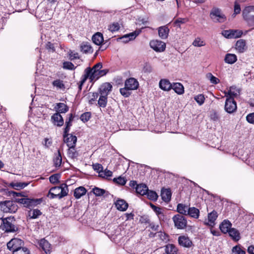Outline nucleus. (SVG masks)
Listing matches in <instances>:
<instances>
[{"instance_id": "1", "label": "nucleus", "mask_w": 254, "mask_h": 254, "mask_svg": "<svg viewBox=\"0 0 254 254\" xmlns=\"http://www.w3.org/2000/svg\"><path fill=\"white\" fill-rule=\"evenodd\" d=\"M68 189L67 186L65 184L60 186L52 188L48 194L47 196L51 199L58 198L61 199L67 195Z\"/></svg>"}, {"instance_id": "2", "label": "nucleus", "mask_w": 254, "mask_h": 254, "mask_svg": "<svg viewBox=\"0 0 254 254\" xmlns=\"http://www.w3.org/2000/svg\"><path fill=\"white\" fill-rule=\"evenodd\" d=\"M2 224L0 227L2 230L7 233L15 232L18 228L15 226V220L13 217H8L2 219Z\"/></svg>"}, {"instance_id": "3", "label": "nucleus", "mask_w": 254, "mask_h": 254, "mask_svg": "<svg viewBox=\"0 0 254 254\" xmlns=\"http://www.w3.org/2000/svg\"><path fill=\"white\" fill-rule=\"evenodd\" d=\"M42 198H29L27 197H22L20 198H16L15 201L23 205L25 207L30 208L35 207L42 202Z\"/></svg>"}, {"instance_id": "4", "label": "nucleus", "mask_w": 254, "mask_h": 254, "mask_svg": "<svg viewBox=\"0 0 254 254\" xmlns=\"http://www.w3.org/2000/svg\"><path fill=\"white\" fill-rule=\"evenodd\" d=\"M242 16L249 25L254 26V6H246L242 11Z\"/></svg>"}, {"instance_id": "5", "label": "nucleus", "mask_w": 254, "mask_h": 254, "mask_svg": "<svg viewBox=\"0 0 254 254\" xmlns=\"http://www.w3.org/2000/svg\"><path fill=\"white\" fill-rule=\"evenodd\" d=\"M17 209L16 203L11 200L0 202V209L4 213H15Z\"/></svg>"}, {"instance_id": "6", "label": "nucleus", "mask_w": 254, "mask_h": 254, "mask_svg": "<svg viewBox=\"0 0 254 254\" xmlns=\"http://www.w3.org/2000/svg\"><path fill=\"white\" fill-rule=\"evenodd\" d=\"M210 17L214 22L223 23L226 20V17L220 9L213 7L210 12Z\"/></svg>"}, {"instance_id": "7", "label": "nucleus", "mask_w": 254, "mask_h": 254, "mask_svg": "<svg viewBox=\"0 0 254 254\" xmlns=\"http://www.w3.org/2000/svg\"><path fill=\"white\" fill-rule=\"evenodd\" d=\"M172 220L175 227L178 229H184L187 227V219L181 214L174 215L172 218Z\"/></svg>"}, {"instance_id": "8", "label": "nucleus", "mask_w": 254, "mask_h": 254, "mask_svg": "<svg viewBox=\"0 0 254 254\" xmlns=\"http://www.w3.org/2000/svg\"><path fill=\"white\" fill-rule=\"evenodd\" d=\"M237 104L234 99L227 98L225 104V110L228 113L231 114L237 110Z\"/></svg>"}, {"instance_id": "9", "label": "nucleus", "mask_w": 254, "mask_h": 254, "mask_svg": "<svg viewBox=\"0 0 254 254\" xmlns=\"http://www.w3.org/2000/svg\"><path fill=\"white\" fill-rule=\"evenodd\" d=\"M243 32L238 30H226L222 32V35L226 38H237L241 36Z\"/></svg>"}, {"instance_id": "10", "label": "nucleus", "mask_w": 254, "mask_h": 254, "mask_svg": "<svg viewBox=\"0 0 254 254\" xmlns=\"http://www.w3.org/2000/svg\"><path fill=\"white\" fill-rule=\"evenodd\" d=\"M23 243V241L20 239H13L7 243V247L9 250L13 252L14 251L22 248L23 247H21V245Z\"/></svg>"}, {"instance_id": "11", "label": "nucleus", "mask_w": 254, "mask_h": 254, "mask_svg": "<svg viewBox=\"0 0 254 254\" xmlns=\"http://www.w3.org/2000/svg\"><path fill=\"white\" fill-rule=\"evenodd\" d=\"M125 86L130 90H134L138 88L139 83L134 78L130 77L126 80Z\"/></svg>"}, {"instance_id": "12", "label": "nucleus", "mask_w": 254, "mask_h": 254, "mask_svg": "<svg viewBox=\"0 0 254 254\" xmlns=\"http://www.w3.org/2000/svg\"><path fill=\"white\" fill-rule=\"evenodd\" d=\"M225 96L227 98H234L237 97L239 96L240 93V90L236 86H231L228 92L224 91Z\"/></svg>"}, {"instance_id": "13", "label": "nucleus", "mask_w": 254, "mask_h": 254, "mask_svg": "<svg viewBox=\"0 0 254 254\" xmlns=\"http://www.w3.org/2000/svg\"><path fill=\"white\" fill-rule=\"evenodd\" d=\"M140 32V30H135L132 32L124 35L120 39L124 43H127L131 40H134L139 35Z\"/></svg>"}, {"instance_id": "14", "label": "nucleus", "mask_w": 254, "mask_h": 254, "mask_svg": "<svg viewBox=\"0 0 254 254\" xmlns=\"http://www.w3.org/2000/svg\"><path fill=\"white\" fill-rule=\"evenodd\" d=\"M112 88V85L108 82L103 83L99 88L100 95L107 97Z\"/></svg>"}, {"instance_id": "15", "label": "nucleus", "mask_w": 254, "mask_h": 254, "mask_svg": "<svg viewBox=\"0 0 254 254\" xmlns=\"http://www.w3.org/2000/svg\"><path fill=\"white\" fill-rule=\"evenodd\" d=\"M109 71L107 69L101 70L99 71H94L92 73L90 72V81L93 82L98 79L100 77L105 75Z\"/></svg>"}, {"instance_id": "16", "label": "nucleus", "mask_w": 254, "mask_h": 254, "mask_svg": "<svg viewBox=\"0 0 254 254\" xmlns=\"http://www.w3.org/2000/svg\"><path fill=\"white\" fill-rule=\"evenodd\" d=\"M178 243L179 245L185 248H190L192 243L190 238L186 236H180L178 238Z\"/></svg>"}, {"instance_id": "17", "label": "nucleus", "mask_w": 254, "mask_h": 254, "mask_svg": "<svg viewBox=\"0 0 254 254\" xmlns=\"http://www.w3.org/2000/svg\"><path fill=\"white\" fill-rule=\"evenodd\" d=\"M51 120L53 123L58 127H62L64 123L62 116L59 113L54 114L51 117Z\"/></svg>"}, {"instance_id": "18", "label": "nucleus", "mask_w": 254, "mask_h": 254, "mask_svg": "<svg viewBox=\"0 0 254 254\" xmlns=\"http://www.w3.org/2000/svg\"><path fill=\"white\" fill-rule=\"evenodd\" d=\"M40 247L45 252L46 254H50L51 252V245L48 241L45 239L40 240L39 242Z\"/></svg>"}, {"instance_id": "19", "label": "nucleus", "mask_w": 254, "mask_h": 254, "mask_svg": "<svg viewBox=\"0 0 254 254\" xmlns=\"http://www.w3.org/2000/svg\"><path fill=\"white\" fill-rule=\"evenodd\" d=\"M64 138V141L67 144L68 147H75L76 141L77 137L72 134H68L66 137Z\"/></svg>"}, {"instance_id": "20", "label": "nucleus", "mask_w": 254, "mask_h": 254, "mask_svg": "<svg viewBox=\"0 0 254 254\" xmlns=\"http://www.w3.org/2000/svg\"><path fill=\"white\" fill-rule=\"evenodd\" d=\"M159 87L164 91H169L172 88V84L167 79H162L159 81Z\"/></svg>"}, {"instance_id": "21", "label": "nucleus", "mask_w": 254, "mask_h": 254, "mask_svg": "<svg viewBox=\"0 0 254 254\" xmlns=\"http://www.w3.org/2000/svg\"><path fill=\"white\" fill-rule=\"evenodd\" d=\"M52 84L57 90H60L64 91L65 90V86L63 80L60 79H57L54 80L52 82Z\"/></svg>"}, {"instance_id": "22", "label": "nucleus", "mask_w": 254, "mask_h": 254, "mask_svg": "<svg viewBox=\"0 0 254 254\" xmlns=\"http://www.w3.org/2000/svg\"><path fill=\"white\" fill-rule=\"evenodd\" d=\"M117 209L120 211H125L128 207L127 203L124 199H120L115 203Z\"/></svg>"}, {"instance_id": "23", "label": "nucleus", "mask_w": 254, "mask_h": 254, "mask_svg": "<svg viewBox=\"0 0 254 254\" xmlns=\"http://www.w3.org/2000/svg\"><path fill=\"white\" fill-rule=\"evenodd\" d=\"M92 40L93 42L96 45H101L104 41L103 34L100 32L96 33L93 35L92 37Z\"/></svg>"}, {"instance_id": "24", "label": "nucleus", "mask_w": 254, "mask_h": 254, "mask_svg": "<svg viewBox=\"0 0 254 254\" xmlns=\"http://www.w3.org/2000/svg\"><path fill=\"white\" fill-rule=\"evenodd\" d=\"M232 224L228 220H224L220 225L219 228L222 232L226 234L231 229Z\"/></svg>"}, {"instance_id": "25", "label": "nucleus", "mask_w": 254, "mask_h": 254, "mask_svg": "<svg viewBox=\"0 0 254 254\" xmlns=\"http://www.w3.org/2000/svg\"><path fill=\"white\" fill-rule=\"evenodd\" d=\"M55 109L57 112V113L59 114L65 113L68 111L69 108L66 104L63 103H58L55 107Z\"/></svg>"}, {"instance_id": "26", "label": "nucleus", "mask_w": 254, "mask_h": 254, "mask_svg": "<svg viewBox=\"0 0 254 254\" xmlns=\"http://www.w3.org/2000/svg\"><path fill=\"white\" fill-rule=\"evenodd\" d=\"M169 31L168 26H161L158 28V35L162 39H166L168 36Z\"/></svg>"}, {"instance_id": "27", "label": "nucleus", "mask_w": 254, "mask_h": 254, "mask_svg": "<svg viewBox=\"0 0 254 254\" xmlns=\"http://www.w3.org/2000/svg\"><path fill=\"white\" fill-rule=\"evenodd\" d=\"M189 208L187 205L183 203H179L177 205V211L179 213V214L187 215Z\"/></svg>"}, {"instance_id": "28", "label": "nucleus", "mask_w": 254, "mask_h": 254, "mask_svg": "<svg viewBox=\"0 0 254 254\" xmlns=\"http://www.w3.org/2000/svg\"><path fill=\"white\" fill-rule=\"evenodd\" d=\"M218 217L216 211L213 210L211 212L208 214V222L207 224L209 226H213L215 225V221Z\"/></svg>"}, {"instance_id": "29", "label": "nucleus", "mask_w": 254, "mask_h": 254, "mask_svg": "<svg viewBox=\"0 0 254 254\" xmlns=\"http://www.w3.org/2000/svg\"><path fill=\"white\" fill-rule=\"evenodd\" d=\"M172 89L179 95H182L184 93V87L180 83H173Z\"/></svg>"}, {"instance_id": "30", "label": "nucleus", "mask_w": 254, "mask_h": 254, "mask_svg": "<svg viewBox=\"0 0 254 254\" xmlns=\"http://www.w3.org/2000/svg\"><path fill=\"white\" fill-rule=\"evenodd\" d=\"M161 196L162 199L165 202H168L171 200V192L169 189H164L161 190Z\"/></svg>"}, {"instance_id": "31", "label": "nucleus", "mask_w": 254, "mask_h": 254, "mask_svg": "<svg viewBox=\"0 0 254 254\" xmlns=\"http://www.w3.org/2000/svg\"><path fill=\"white\" fill-rule=\"evenodd\" d=\"M86 192V190L83 187H80L74 190V196L76 198L78 199L85 195Z\"/></svg>"}, {"instance_id": "32", "label": "nucleus", "mask_w": 254, "mask_h": 254, "mask_svg": "<svg viewBox=\"0 0 254 254\" xmlns=\"http://www.w3.org/2000/svg\"><path fill=\"white\" fill-rule=\"evenodd\" d=\"M228 233L234 240L238 241L241 238L239 231L235 228H231Z\"/></svg>"}, {"instance_id": "33", "label": "nucleus", "mask_w": 254, "mask_h": 254, "mask_svg": "<svg viewBox=\"0 0 254 254\" xmlns=\"http://www.w3.org/2000/svg\"><path fill=\"white\" fill-rule=\"evenodd\" d=\"M150 48H166V44L158 40H153L150 42Z\"/></svg>"}, {"instance_id": "34", "label": "nucleus", "mask_w": 254, "mask_h": 254, "mask_svg": "<svg viewBox=\"0 0 254 254\" xmlns=\"http://www.w3.org/2000/svg\"><path fill=\"white\" fill-rule=\"evenodd\" d=\"M187 215L194 218H198L199 215V210L194 207H190Z\"/></svg>"}, {"instance_id": "35", "label": "nucleus", "mask_w": 254, "mask_h": 254, "mask_svg": "<svg viewBox=\"0 0 254 254\" xmlns=\"http://www.w3.org/2000/svg\"><path fill=\"white\" fill-rule=\"evenodd\" d=\"M165 252L167 254H177L178 249L173 244H168L165 247Z\"/></svg>"}, {"instance_id": "36", "label": "nucleus", "mask_w": 254, "mask_h": 254, "mask_svg": "<svg viewBox=\"0 0 254 254\" xmlns=\"http://www.w3.org/2000/svg\"><path fill=\"white\" fill-rule=\"evenodd\" d=\"M148 190L147 187L144 184L137 185L136 187V192L142 195L146 194Z\"/></svg>"}, {"instance_id": "37", "label": "nucleus", "mask_w": 254, "mask_h": 254, "mask_svg": "<svg viewBox=\"0 0 254 254\" xmlns=\"http://www.w3.org/2000/svg\"><path fill=\"white\" fill-rule=\"evenodd\" d=\"M237 56L233 54H227L225 56L224 61L226 63L233 64L237 61Z\"/></svg>"}, {"instance_id": "38", "label": "nucleus", "mask_w": 254, "mask_h": 254, "mask_svg": "<svg viewBox=\"0 0 254 254\" xmlns=\"http://www.w3.org/2000/svg\"><path fill=\"white\" fill-rule=\"evenodd\" d=\"M53 162L54 166L56 167H59L61 166L62 162V158L59 150L57 153L55 154Z\"/></svg>"}, {"instance_id": "39", "label": "nucleus", "mask_w": 254, "mask_h": 254, "mask_svg": "<svg viewBox=\"0 0 254 254\" xmlns=\"http://www.w3.org/2000/svg\"><path fill=\"white\" fill-rule=\"evenodd\" d=\"M42 214V212L40 210L38 209H34L33 210H31L28 211V216L31 219H36L39 216Z\"/></svg>"}, {"instance_id": "40", "label": "nucleus", "mask_w": 254, "mask_h": 254, "mask_svg": "<svg viewBox=\"0 0 254 254\" xmlns=\"http://www.w3.org/2000/svg\"><path fill=\"white\" fill-rule=\"evenodd\" d=\"M85 74L83 75L81 78V80L80 81V83H81V85H83L85 82L87 78H89L90 79L91 76V70L90 67L86 68L84 70Z\"/></svg>"}, {"instance_id": "41", "label": "nucleus", "mask_w": 254, "mask_h": 254, "mask_svg": "<svg viewBox=\"0 0 254 254\" xmlns=\"http://www.w3.org/2000/svg\"><path fill=\"white\" fill-rule=\"evenodd\" d=\"M29 183L24 182H16L11 183L10 184V186H11L13 189L15 190H20L24 188Z\"/></svg>"}, {"instance_id": "42", "label": "nucleus", "mask_w": 254, "mask_h": 254, "mask_svg": "<svg viewBox=\"0 0 254 254\" xmlns=\"http://www.w3.org/2000/svg\"><path fill=\"white\" fill-rule=\"evenodd\" d=\"M120 24L118 22H114L108 26V29L112 32H115L119 30Z\"/></svg>"}, {"instance_id": "43", "label": "nucleus", "mask_w": 254, "mask_h": 254, "mask_svg": "<svg viewBox=\"0 0 254 254\" xmlns=\"http://www.w3.org/2000/svg\"><path fill=\"white\" fill-rule=\"evenodd\" d=\"M107 104V97L100 95L99 99L98 101V105L100 107L105 108Z\"/></svg>"}, {"instance_id": "44", "label": "nucleus", "mask_w": 254, "mask_h": 254, "mask_svg": "<svg viewBox=\"0 0 254 254\" xmlns=\"http://www.w3.org/2000/svg\"><path fill=\"white\" fill-rule=\"evenodd\" d=\"M206 77L207 79H208L212 84H217L220 82V80L216 77L214 76L211 73H208L206 74Z\"/></svg>"}, {"instance_id": "45", "label": "nucleus", "mask_w": 254, "mask_h": 254, "mask_svg": "<svg viewBox=\"0 0 254 254\" xmlns=\"http://www.w3.org/2000/svg\"><path fill=\"white\" fill-rule=\"evenodd\" d=\"M68 58L70 61H73L75 59H79V56L77 52H75L74 51H72L70 50L68 52Z\"/></svg>"}, {"instance_id": "46", "label": "nucleus", "mask_w": 254, "mask_h": 254, "mask_svg": "<svg viewBox=\"0 0 254 254\" xmlns=\"http://www.w3.org/2000/svg\"><path fill=\"white\" fill-rule=\"evenodd\" d=\"M232 251L233 254H246L245 251L242 249L240 245L234 247Z\"/></svg>"}, {"instance_id": "47", "label": "nucleus", "mask_w": 254, "mask_h": 254, "mask_svg": "<svg viewBox=\"0 0 254 254\" xmlns=\"http://www.w3.org/2000/svg\"><path fill=\"white\" fill-rule=\"evenodd\" d=\"M74 64L70 62H64L63 64V68L66 70H73L75 68Z\"/></svg>"}, {"instance_id": "48", "label": "nucleus", "mask_w": 254, "mask_h": 254, "mask_svg": "<svg viewBox=\"0 0 254 254\" xmlns=\"http://www.w3.org/2000/svg\"><path fill=\"white\" fill-rule=\"evenodd\" d=\"M60 175L59 174H55L51 176L49 178L50 183L53 184H57L59 182Z\"/></svg>"}, {"instance_id": "49", "label": "nucleus", "mask_w": 254, "mask_h": 254, "mask_svg": "<svg viewBox=\"0 0 254 254\" xmlns=\"http://www.w3.org/2000/svg\"><path fill=\"white\" fill-rule=\"evenodd\" d=\"M147 196V197L152 200H156L158 198V195L156 193V192L152 190H148L146 194Z\"/></svg>"}, {"instance_id": "50", "label": "nucleus", "mask_w": 254, "mask_h": 254, "mask_svg": "<svg viewBox=\"0 0 254 254\" xmlns=\"http://www.w3.org/2000/svg\"><path fill=\"white\" fill-rule=\"evenodd\" d=\"M192 45L194 47H202L205 46V42L199 37H197L193 41Z\"/></svg>"}, {"instance_id": "51", "label": "nucleus", "mask_w": 254, "mask_h": 254, "mask_svg": "<svg viewBox=\"0 0 254 254\" xmlns=\"http://www.w3.org/2000/svg\"><path fill=\"white\" fill-rule=\"evenodd\" d=\"M92 191L96 196H100L103 195L105 193V190L97 187L92 190Z\"/></svg>"}, {"instance_id": "52", "label": "nucleus", "mask_w": 254, "mask_h": 254, "mask_svg": "<svg viewBox=\"0 0 254 254\" xmlns=\"http://www.w3.org/2000/svg\"><path fill=\"white\" fill-rule=\"evenodd\" d=\"M12 254H30L29 251L25 247L14 251Z\"/></svg>"}, {"instance_id": "53", "label": "nucleus", "mask_w": 254, "mask_h": 254, "mask_svg": "<svg viewBox=\"0 0 254 254\" xmlns=\"http://www.w3.org/2000/svg\"><path fill=\"white\" fill-rule=\"evenodd\" d=\"M99 96V94L97 92L90 93L89 95V103L90 104H93V102L95 101Z\"/></svg>"}, {"instance_id": "54", "label": "nucleus", "mask_w": 254, "mask_h": 254, "mask_svg": "<svg viewBox=\"0 0 254 254\" xmlns=\"http://www.w3.org/2000/svg\"><path fill=\"white\" fill-rule=\"evenodd\" d=\"M194 100L199 105L201 106L204 103L205 98L203 95L199 94L194 97Z\"/></svg>"}, {"instance_id": "55", "label": "nucleus", "mask_w": 254, "mask_h": 254, "mask_svg": "<svg viewBox=\"0 0 254 254\" xmlns=\"http://www.w3.org/2000/svg\"><path fill=\"white\" fill-rule=\"evenodd\" d=\"M241 11V6L238 1L236 0L234 2L233 15H237L240 13Z\"/></svg>"}, {"instance_id": "56", "label": "nucleus", "mask_w": 254, "mask_h": 254, "mask_svg": "<svg viewBox=\"0 0 254 254\" xmlns=\"http://www.w3.org/2000/svg\"><path fill=\"white\" fill-rule=\"evenodd\" d=\"M113 181L114 182L121 185H125L127 182L126 180L122 177H119L117 178H114Z\"/></svg>"}, {"instance_id": "57", "label": "nucleus", "mask_w": 254, "mask_h": 254, "mask_svg": "<svg viewBox=\"0 0 254 254\" xmlns=\"http://www.w3.org/2000/svg\"><path fill=\"white\" fill-rule=\"evenodd\" d=\"M129 90L125 86L124 88H121L120 90L121 94L126 97H127L130 95Z\"/></svg>"}, {"instance_id": "58", "label": "nucleus", "mask_w": 254, "mask_h": 254, "mask_svg": "<svg viewBox=\"0 0 254 254\" xmlns=\"http://www.w3.org/2000/svg\"><path fill=\"white\" fill-rule=\"evenodd\" d=\"M91 116L89 112L82 114L80 117V119L84 122H87L90 119Z\"/></svg>"}, {"instance_id": "59", "label": "nucleus", "mask_w": 254, "mask_h": 254, "mask_svg": "<svg viewBox=\"0 0 254 254\" xmlns=\"http://www.w3.org/2000/svg\"><path fill=\"white\" fill-rule=\"evenodd\" d=\"M151 207L155 212L157 215H159L161 212H162L164 210L163 208L159 207H157L153 204H151Z\"/></svg>"}, {"instance_id": "60", "label": "nucleus", "mask_w": 254, "mask_h": 254, "mask_svg": "<svg viewBox=\"0 0 254 254\" xmlns=\"http://www.w3.org/2000/svg\"><path fill=\"white\" fill-rule=\"evenodd\" d=\"M246 46V41L243 39L238 40L236 43V48H244Z\"/></svg>"}, {"instance_id": "61", "label": "nucleus", "mask_w": 254, "mask_h": 254, "mask_svg": "<svg viewBox=\"0 0 254 254\" xmlns=\"http://www.w3.org/2000/svg\"><path fill=\"white\" fill-rule=\"evenodd\" d=\"M75 147H69L68 150V155L71 158H74L76 156V153L74 149Z\"/></svg>"}, {"instance_id": "62", "label": "nucleus", "mask_w": 254, "mask_h": 254, "mask_svg": "<svg viewBox=\"0 0 254 254\" xmlns=\"http://www.w3.org/2000/svg\"><path fill=\"white\" fill-rule=\"evenodd\" d=\"M102 67V64L101 63H98L96 64L93 67L91 68V73L94 71H99L101 70V68Z\"/></svg>"}, {"instance_id": "63", "label": "nucleus", "mask_w": 254, "mask_h": 254, "mask_svg": "<svg viewBox=\"0 0 254 254\" xmlns=\"http://www.w3.org/2000/svg\"><path fill=\"white\" fill-rule=\"evenodd\" d=\"M93 168L100 174L102 171L103 167L101 164L97 163L93 165Z\"/></svg>"}, {"instance_id": "64", "label": "nucleus", "mask_w": 254, "mask_h": 254, "mask_svg": "<svg viewBox=\"0 0 254 254\" xmlns=\"http://www.w3.org/2000/svg\"><path fill=\"white\" fill-rule=\"evenodd\" d=\"M247 121L251 124H254V113H250L247 116Z\"/></svg>"}]
</instances>
